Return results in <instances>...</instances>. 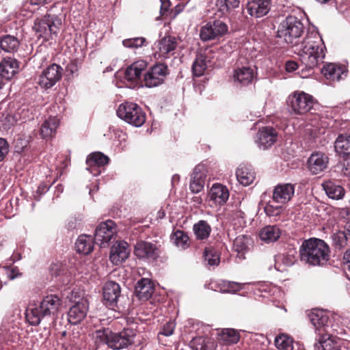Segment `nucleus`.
Masks as SVG:
<instances>
[{
	"label": "nucleus",
	"instance_id": "obj_61",
	"mask_svg": "<svg viewBox=\"0 0 350 350\" xmlns=\"http://www.w3.org/2000/svg\"><path fill=\"white\" fill-rule=\"evenodd\" d=\"M180 180V176L178 174L173 175L172 178V185H174L176 183H178Z\"/></svg>",
	"mask_w": 350,
	"mask_h": 350
},
{
	"label": "nucleus",
	"instance_id": "obj_60",
	"mask_svg": "<svg viewBox=\"0 0 350 350\" xmlns=\"http://www.w3.org/2000/svg\"><path fill=\"white\" fill-rule=\"evenodd\" d=\"M342 231L347 235L348 240L350 241V221L346 224Z\"/></svg>",
	"mask_w": 350,
	"mask_h": 350
},
{
	"label": "nucleus",
	"instance_id": "obj_16",
	"mask_svg": "<svg viewBox=\"0 0 350 350\" xmlns=\"http://www.w3.org/2000/svg\"><path fill=\"white\" fill-rule=\"evenodd\" d=\"M328 156L321 151L310 154L307 161V169L312 175H318L323 172L329 165Z\"/></svg>",
	"mask_w": 350,
	"mask_h": 350
},
{
	"label": "nucleus",
	"instance_id": "obj_35",
	"mask_svg": "<svg viewBox=\"0 0 350 350\" xmlns=\"http://www.w3.org/2000/svg\"><path fill=\"white\" fill-rule=\"evenodd\" d=\"M59 124V119L55 116H51L46 119L41 126L40 135L44 139L52 137L56 133Z\"/></svg>",
	"mask_w": 350,
	"mask_h": 350
},
{
	"label": "nucleus",
	"instance_id": "obj_15",
	"mask_svg": "<svg viewBox=\"0 0 350 350\" xmlns=\"http://www.w3.org/2000/svg\"><path fill=\"white\" fill-rule=\"evenodd\" d=\"M120 293L121 288L118 283L107 282L103 288V304L109 309L116 310Z\"/></svg>",
	"mask_w": 350,
	"mask_h": 350
},
{
	"label": "nucleus",
	"instance_id": "obj_12",
	"mask_svg": "<svg viewBox=\"0 0 350 350\" xmlns=\"http://www.w3.org/2000/svg\"><path fill=\"white\" fill-rule=\"evenodd\" d=\"M274 8V0H248L245 6L247 13L254 18L267 16Z\"/></svg>",
	"mask_w": 350,
	"mask_h": 350
},
{
	"label": "nucleus",
	"instance_id": "obj_4",
	"mask_svg": "<svg viewBox=\"0 0 350 350\" xmlns=\"http://www.w3.org/2000/svg\"><path fill=\"white\" fill-rule=\"evenodd\" d=\"M325 49L323 40L317 32L308 35L299 51L301 64L308 69L317 67L325 57Z\"/></svg>",
	"mask_w": 350,
	"mask_h": 350
},
{
	"label": "nucleus",
	"instance_id": "obj_29",
	"mask_svg": "<svg viewBox=\"0 0 350 350\" xmlns=\"http://www.w3.org/2000/svg\"><path fill=\"white\" fill-rule=\"evenodd\" d=\"M211 200L219 205L224 204L229 198V191L228 188L219 183L214 184L209 191Z\"/></svg>",
	"mask_w": 350,
	"mask_h": 350
},
{
	"label": "nucleus",
	"instance_id": "obj_21",
	"mask_svg": "<svg viewBox=\"0 0 350 350\" xmlns=\"http://www.w3.org/2000/svg\"><path fill=\"white\" fill-rule=\"evenodd\" d=\"M89 308V303L86 299L82 298L70 307L68 312V320L73 325L81 322L86 317Z\"/></svg>",
	"mask_w": 350,
	"mask_h": 350
},
{
	"label": "nucleus",
	"instance_id": "obj_17",
	"mask_svg": "<svg viewBox=\"0 0 350 350\" xmlns=\"http://www.w3.org/2000/svg\"><path fill=\"white\" fill-rule=\"evenodd\" d=\"M155 45L157 49L155 51L154 56L159 59H165L174 55V51L177 47V42L174 37L168 36L159 40Z\"/></svg>",
	"mask_w": 350,
	"mask_h": 350
},
{
	"label": "nucleus",
	"instance_id": "obj_28",
	"mask_svg": "<svg viewBox=\"0 0 350 350\" xmlns=\"http://www.w3.org/2000/svg\"><path fill=\"white\" fill-rule=\"evenodd\" d=\"M154 291L151 280L148 278H142L135 285V293L139 299L145 301L152 297Z\"/></svg>",
	"mask_w": 350,
	"mask_h": 350
},
{
	"label": "nucleus",
	"instance_id": "obj_51",
	"mask_svg": "<svg viewBox=\"0 0 350 350\" xmlns=\"http://www.w3.org/2000/svg\"><path fill=\"white\" fill-rule=\"evenodd\" d=\"M189 346L193 350H208L206 338L203 336L193 338L190 341Z\"/></svg>",
	"mask_w": 350,
	"mask_h": 350
},
{
	"label": "nucleus",
	"instance_id": "obj_36",
	"mask_svg": "<svg viewBox=\"0 0 350 350\" xmlns=\"http://www.w3.org/2000/svg\"><path fill=\"white\" fill-rule=\"evenodd\" d=\"M75 248L78 253L84 255L89 254L94 248L93 239L91 236L80 235L76 241Z\"/></svg>",
	"mask_w": 350,
	"mask_h": 350
},
{
	"label": "nucleus",
	"instance_id": "obj_52",
	"mask_svg": "<svg viewBox=\"0 0 350 350\" xmlns=\"http://www.w3.org/2000/svg\"><path fill=\"white\" fill-rule=\"evenodd\" d=\"M9 152V144L6 139L0 137V162Z\"/></svg>",
	"mask_w": 350,
	"mask_h": 350
},
{
	"label": "nucleus",
	"instance_id": "obj_11",
	"mask_svg": "<svg viewBox=\"0 0 350 350\" xmlns=\"http://www.w3.org/2000/svg\"><path fill=\"white\" fill-rule=\"evenodd\" d=\"M62 73L63 68L59 65L52 64L42 71L38 83L42 89H50L62 79Z\"/></svg>",
	"mask_w": 350,
	"mask_h": 350
},
{
	"label": "nucleus",
	"instance_id": "obj_64",
	"mask_svg": "<svg viewBox=\"0 0 350 350\" xmlns=\"http://www.w3.org/2000/svg\"><path fill=\"white\" fill-rule=\"evenodd\" d=\"M183 5H178L176 6V11L177 13L180 12L183 10Z\"/></svg>",
	"mask_w": 350,
	"mask_h": 350
},
{
	"label": "nucleus",
	"instance_id": "obj_62",
	"mask_svg": "<svg viewBox=\"0 0 350 350\" xmlns=\"http://www.w3.org/2000/svg\"><path fill=\"white\" fill-rule=\"evenodd\" d=\"M165 216V211L163 209H160L157 212V219H161L164 218Z\"/></svg>",
	"mask_w": 350,
	"mask_h": 350
},
{
	"label": "nucleus",
	"instance_id": "obj_8",
	"mask_svg": "<svg viewBox=\"0 0 350 350\" xmlns=\"http://www.w3.org/2000/svg\"><path fill=\"white\" fill-rule=\"evenodd\" d=\"M117 116L126 122L140 127L146 122V113L138 105L132 102H124L118 108Z\"/></svg>",
	"mask_w": 350,
	"mask_h": 350
},
{
	"label": "nucleus",
	"instance_id": "obj_2",
	"mask_svg": "<svg viewBox=\"0 0 350 350\" xmlns=\"http://www.w3.org/2000/svg\"><path fill=\"white\" fill-rule=\"evenodd\" d=\"M136 336V331L124 328L120 332H113L109 328L96 329L93 336L95 342V350H105V347L113 350H120L131 345Z\"/></svg>",
	"mask_w": 350,
	"mask_h": 350
},
{
	"label": "nucleus",
	"instance_id": "obj_42",
	"mask_svg": "<svg viewBox=\"0 0 350 350\" xmlns=\"http://www.w3.org/2000/svg\"><path fill=\"white\" fill-rule=\"evenodd\" d=\"M207 68L206 57L202 54H198L192 64V71L196 77H200L204 75Z\"/></svg>",
	"mask_w": 350,
	"mask_h": 350
},
{
	"label": "nucleus",
	"instance_id": "obj_47",
	"mask_svg": "<svg viewBox=\"0 0 350 350\" xmlns=\"http://www.w3.org/2000/svg\"><path fill=\"white\" fill-rule=\"evenodd\" d=\"M50 273L52 277L61 282L62 284H68V279L64 278L63 275L64 274V270L62 268V265L58 263L52 264L50 267Z\"/></svg>",
	"mask_w": 350,
	"mask_h": 350
},
{
	"label": "nucleus",
	"instance_id": "obj_56",
	"mask_svg": "<svg viewBox=\"0 0 350 350\" xmlns=\"http://www.w3.org/2000/svg\"><path fill=\"white\" fill-rule=\"evenodd\" d=\"M161 2L160 12L163 15L168 10L170 1L168 0H160Z\"/></svg>",
	"mask_w": 350,
	"mask_h": 350
},
{
	"label": "nucleus",
	"instance_id": "obj_40",
	"mask_svg": "<svg viewBox=\"0 0 350 350\" xmlns=\"http://www.w3.org/2000/svg\"><path fill=\"white\" fill-rule=\"evenodd\" d=\"M217 288L221 293H236L243 288L241 283L227 280H220L217 284Z\"/></svg>",
	"mask_w": 350,
	"mask_h": 350
},
{
	"label": "nucleus",
	"instance_id": "obj_37",
	"mask_svg": "<svg viewBox=\"0 0 350 350\" xmlns=\"http://www.w3.org/2000/svg\"><path fill=\"white\" fill-rule=\"evenodd\" d=\"M20 42L17 38L11 35H4L0 37V49L7 53L16 52Z\"/></svg>",
	"mask_w": 350,
	"mask_h": 350
},
{
	"label": "nucleus",
	"instance_id": "obj_57",
	"mask_svg": "<svg viewBox=\"0 0 350 350\" xmlns=\"http://www.w3.org/2000/svg\"><path fill=\"white\" fill-rule=\"evenodd\" d=\"M343 259L347 268L350 270V248L344 254Z\"/></svg>",
	"mask_w": 350,
	"mask_h": 350
},
{
	"label": "nucleus",
	"instance_id": "obj_14",
	"mask_svg": "<svg viewBox=\"0 0 350 350\" xmlns=\"http://www.w3.org/2000/svg\"><path fill=\"white\" fill-rule=\"evenodd\" d=\"M167 73L168 68L166 65L163 64H156L144 74L145 85L148 88H154L162 84Z\"/></svg>",
	"mask_w": 350,
	"mask_h": 350
},
{
	"label": "nucleus",
	"instance_id": "obj_19",
	"mask_svg": "<svg viewBox=\"0 0 350 350\" xmlns=\"http://www.w3.org/2000/svg\"><path fill=\"white\" fill-rule=\"evenodd\" d=\"M277 138L278 133L275 129L271 126H263L258 130L255 143L259 148L266 150L274 144Z\"/></svg>",
	"mask_w": 350,
	"mask_h": 350
},
{
	"label": "nucleus",
	"instance_id": "obj_9",
	"mask_svg": "<svg viewBox=\"0 0 350 350\" xmlns=\"http://www.w3.org/2000/svg\"><path fill=\"white\" fill-rule=\"evenodd\" d=\"M228 32V25L222 20L214 19L201 27L200 38L203 42L217 40Z\"/></svg>",
	"mask_w": 350,
	"mask_h": 350
},
{
	"label": "nucleus",
	"instance_id": "obj_18",
	"mask_svg": "<svg viewBox=\"0 0 350 350\" xmlns=\"http://www.w3.org/2000/svg\"><path fill=\"white\" fill-rule=\"evenodd\" d=\"M295 194V185L292 183L278 184L273 190L272 200L275 204L284 206L291 200Z\"/></svg>",
	"mask_w": 350,
	"mask_h": 350
},
{
	"label": "nucleus",
	"instance_id": "obj_54",
	"mask_svg": "<svg viewBox=\"0 0 350 350\" xmlns=\"http://www.w3.org/2000/svg\"><path fill=\"white\" fill-rule=\"evenodd\" d=\"M224 8L223 10H225L226 12H229L239 6L240 0H224Z\"/></svg>",
	"mask_w": 350,
	"mask_h": 350
},
{
	"label": "nucleus",
	"instance_id": "obj_33",
	"mask_svg": "<svg viewBox=\"0 0 350 350\" xmlns=\"http://www.w3.org/2000/svg\"><path fill=\"white\" fill-rule=\"evenodd\" d=\"M321 72L325 77L331 81H339L345 74L344 68L335 64H327L323 66Z\"/></svg>",
	"mask_w": 350,
	"mask_h": 350
},
{
	"label": "nucleus",
	"instance_id": "obj_63",
	"mask_svg": "<svg viewBox=\"0 0 350 350\" xmlns=\"http://www.w3.org/2000/svg\"><path fill=\"white\" fill-rule=\"evenodd\" d=\"M193 202H195L197 204H201V203H202V198H200V197H194V198H193Z\"/></svg>",
	"mask_w": 350,
	"mask_h": 350
},
{
	"label": "nucleus",
	"instance_id": "obj_24",
	"mask_svg": "<svg viewBox=\"0 0 350 350\" xmlns=\"http://www.w3.org/2000/svg\"><path fill=\"white\" fill-rule=\"evenodd\" d=\"M206 177L204 165L201 164L196 165L191 174L189 185V189L192 193H198L203 189Z\"/></svg>",
	"mask_w": 350,
	"mask_h": 350
},
{
	"label": "nucleus",
	"instance_id": "obj_5",
	"mask_svg": "<svg viewBox=\"0 0 350 350\" xmlns=\"http://www.w3.org/2000/svg\"><path fill=\"white\" fill-rule=\"evenodd\" d=\"M62 304L56 295L46 296L39 306L29 307L26 310V319L33 326L38 325L44 318L55 317Z\"/></svg>",
	"mask_w": 350,
	"mask_h": 350
},
{
	"label": "nucleus",
	"instance_id": "obj_44",
	"mask_svg": "<svg viewBox=\"0 0 350 350\" xmlns=\"http://www.w3.org/2000/svg\"><path fill=\"white\" fill-rule=\"evenodd\" d=\"M171 239L177 247L182 249H185L189 245V237L183 230H176L174 231Z\"/></svg>",
	"mask_w": 350,
	"mask_h": 350
},
{
	"label": "nucleus",
	"instance_id": "obj_55",
	"mask_svg": "<svg viewBox=\"0 0 350 350\" xmlns=\"http://www.w3.org/2000/svg\"><path fill=\"white\" fill-rule=\"evenodd\" d=\"M286 70L287 72H293L298 68V64L293 61H288L285 65Z\"/></svg>",
	"mask_w": 350,
	"mask_h": 350
},
{
	"label": "nucleus",
	"instance_id": "obj_13",
	"mask_svg": "<svg viewBox=\"0 0 350 350\" xmlns=\"http://www.w3.org/2000/svg\"><path fill=\"white\" fill-rule=\"evenodd\" d=\"M117 232L116 223L111 219L101 222L94 232V243L100 247H105Z\"/></svg>",
	"mask_w": 350,
	"mask_h": 350
},
{
	"label": "nucleus",
	"instance_id": "obj_25",
	"mask_svg": "<svg viewBox=\"0 0 350 350\" xmlns=\"http://www.w3.org/2000/svg\"><path fill=\"white\" fill-rule=\"evenodd\" d=\"M254 70L250 66H241L233 71L232 79L236 85L245 86L253 81Z\"/></svg>",
	"mask_w": 350,
	"mask_h": 350
},
{
	"label": "nucleus",
	"instance_id": "obj_58",
	"mask_svg": "<svg viewBox=\"0 0 350 350\" xmlns=\"http://www.w3.org/2000/svg\"><path fill=\"white\" fill-rule=\"evenodd\" d=\"M49 189V187L44 184H41L39 185V187L37 189L36 193H39L40 195H42L44 193H46Z\"/></svg>",
	"mask_w": 350,
	"mask_h": 350
},
{
	"label": "nucleus",
	"instance_id": "obj_50",
	"mask_svg": "<svg viewBox=\"0 0 350 350\" xmlns=\"http://www.w3.org/2000/svg\"><path fill=\"white\" fill-rule=\"evenodd\" d=\"M146 38L144 37H136L125 39L122 41L124 47L129 49H137L142 46L146 42Z\"/></svg>",
	"mask_w": 350,
	"mask_h": 350
},
{
	"label": "nucleus",
	"instance_id": "obj_43",
	"mask_svg": "<svg viewBox=\"0 0 350 350\" xmlns=\"http://www.w3.org/2000/svg\"><path fill=\"white\" fill-rule=\"evenodd\" d=\"M275 345L278 349L281 350H293V338L284 334L275 338Z\"/></svg>",
	"mask_w": 350,
	"mask_h": 350
},
{
	"label": "nucleus",
	"instance_id": "obj_53",
	"mask_svg": "<svg viewBox=\"0 0 350 350\" xmlns=\"http://www.w3.org/2000/svg\"><path fill=\"white\" fill-rule=\"evenodd\" d=\"M175 324L174 322H168L165 325H163L162 330L160 332V334L165 336H171L174 330Z\"/></svg>",
	"mask_w": 350,
	"mask_h": 350
},
{
	"label": "nucleus",
	"instance_id": "obj_41",
	"mask_svg": "<svg viewBox=\"0 0 350 350\" xmlns=\"http://www.w3.org/2000/svg\"><path fill=\"white\" fill-rule=\"evenodd\" d=\"M332 239V245L336 250H341L350 245V241L342 230L334 233Z\"/></svg>",
	"mask_w": 350,
	"mask_h": 350
},
{
	"label": "nucleus",
	"instance_id": "obj_34",
	"mask_svg": "<svg viewBox=\"0 0 350 350\" xmlns=\"http://www.w3.org/2000/svg\"><path fill=\"white\" fill-rule=\"evenodd\" d=\"M281 235V230L276 225L267 226L259 233L260 238L267 243L276 241Z\"/></svg>",
	"mask_w": 350,
	"mask_h": 350
},
{
	"label": "nucleus",
	"instance_id": "obj_3",
	"mask_svg": "<svg viewBox=\"0 0 350 350\" xmlns=\"http://www.w3.org/2000/svg\"><path fill=\"white\" fill-rule=\"evenodd\" d=\"M301 262L310 266L323 267L330 259V249L327 243L318 238L304 240L299 247Z\"/></svg>",
	"mask_w": 350,
	"mask_h": 350
},
{
	"label": "nucleus",
	"instance_id": "obj_48",
	"mask_svg": "<svg viewBox=\"0 0 350 350\" xmlns=\"http://www.w3.org/2000/svg\"><path fill=\"white\" fill-rule=\"evenodd\" d=\"M204 261L209 266H217L220 262L219 254L213 249H206L204 252Z\"/></svg>",
	"mask_w": 350,
	"mask_h": 350
},
{
	"label": "nucleus",
	"instance_id": "obj_49",
	"mask_svg": "<svg viewBox=\"0 0 350 350\" xmlns=\"http://www.w3.org/2000/svg\"><path fill=\"white\" fill-rule=\"evenodd\" d=\"M275 202L273 200H270L265 206V212L267 215L269 217L278 216L283 211L284 205L281 204H276L274 205Z\"/></svg>",
	"mask_w": 350,
	"mask_h": 350
},
{
	"label": "nucleus",
	"instance_id": "obj_23",
	"mask_svg": "<svg viewBox=\"0 0 350 350\" xmlns=\"http://www.w3.org/2000/svg\"><path fill=\"white\" fill-rule=\"evenodd\" d=\"M126 241L116 242L111 247L109 259L113 265H120L129 257V250Z\"/></svg>",
	"mask_w": 350,
	"mask_h": 350
},
{
	"label": "nucleus",
	"instance_id": "obj_22",
	"mask_svg": "<svg viewBox=\"0 0 350 350\" xmlns=\"http://www.w3.org/2000/svg\"><path fill=\"white\" fill-rule=\"evenodd\" d=\"M326 196L334 200H342L346 195V190L338 180L329 179L321 184Z\"/></svg>",
	"mask_w": 350,
	"mask_h": 350
},
{
	"label": "nucleus",
	"instance_id": "obj_38",
	"mask_svg": "<svg viewBox=\"0 0 350 350\" xmlns=\"http://www.w3.org/2000/svg\"><path fill=\"white\" fill-rule=\"evenodd\" d=\"M28 113V110L25 108H22L18 110L17 113H13L11 111H7L5 113L3 114L2 122L5 128L10 129L11 126H14L18 120H21L22 122L26 121L25 117L22 116L23 113Z\"/></svg>",
	"mask_w": 350,
	"mask_h": 350
},
{
	"label": "nucleus",
	"instance_id": "obj_7",
	"mask_svg": "<svg viewBox=\"0 0 350 350\" xmlns=\"http://www.w3.org/2000/svg\"><path fill=\"white\" fill-rule=\"evenodd\" d=\"M304 27L299 18L290 15L280 23L277 31L278 38L288 44H296L297 40L304 33Z\"/></svg>",
	"mask_w": 350,
	"mask_h": 350
},
{
	"label": "nucleus",
	"instance_id": "obj_39",
	"mask_svg": "<svg viewBox=\"0 0 350 350\" xmlns=\"http://www.w3.org/2000/svg\"><path fill=\"white\" fill-rule=\"evenodd\" d=\"M193 231L198 240H204L209 237L211 227L205 220H200L193 226Z\"/></svg>",
	"mask_w": 350,
	"mask_h": 350
},
{
	"label": "nucleus",
	"instance_id": "obj_10",
	"mask_svg": "<svg viewBox=\"0 0 350 350\" xmlns=\"http://www.w3.org/2000/svg\"><path fill=\"white\" fill-rule=\"evenodd\" d=\"M291 111L295 114H305L313 106L312 96L304 92H294L288 96L286 100Z\"/></svg>",
	"mask_w": 350,
	"mask_h": 350
},
{
	"label": "nucleus",
	"instance_id": "obj_45",
	"mask_svg": "<svg viewBox=\"0 0 350 350\" xmlns=\"http://www.w3.org/2000/svg\"><path fill=\"white\" fill-rule=\"evenodd\" d=\"M221 340L228 345L237 343L239 340V334L234 329H224L220 334Z\"/></svg>",
	"mask_w": 350,
	"mask_h": 350
},
{
	"label": "nucleus",
	"instance_id": "obj_1",
	"mask_svg": "<svg viewBox=\"0 0 350 350\" xmlns=\"http://www.w3.org/2000/svg\"><path fill=\"white\" fill-rule=\"evenodd\" d=\"M308 317L316 334L313 350H332L334 338L332 314L322 310L313 309Z\"/></svg>",
	"mask_w": 350,
	"mask_h": 350
},
{
	"label": "nucleus",
	"instance_id": "obj_27",
	"mask_svg": "<svg viewBox=\"0 0 350 350\" xmlns=\"http://www.w3.org/2000/svg\"><path fill=\"white\" fill-rule=\"evenodd\" d=\"M147 68V63L144 60H138L128 66L124 71V79L131 83L137 82L142 73Z\"/></svg>",
	"mask_w": 350,
	"mask_h": 350
},
{
	"label": "nucleus",
	"instance_id": "obj_26",
	"mask_svg": "<svg viewBox=\"0 0 350 350\" xmlns=\"http://www.w3.org/2000/svg\"><path fill=\"white\" fill-rule=\"evenodd\" d=\"M109 158L100 152H95L90 154L86 159V164L88 165L87 170L94 176H98L100 174V171L94 172L92 170H96V167H100L108 164Z\"/></svg>",
	"mask_w": 350,
	"mask_h": 350
},
{
	"label": "nucleus",
	"instance_id": "obj_59",
	"mask_svg": "<svg viewBox=\"0 0 350 350\" xmlns=\"http://www.w3.org/2000/svg\"><path fill=\"white\" fill-rule=\"evenodd\" d=\"M31 5H38L41 4H46L50 2V0H29Z\"/></svg>",
	"mask_w": 350,
	"mask_h": 350
},
{
	"label": "nucleus",
	"instance_id": "obj_32",
	"mask_svg": "<svg viewBox=\"0 0 350 350\" xmlns=\"http://www.w3.org/2000/svg\"><path fill=\"white\" fill-rule=\"evenodd\" d=\"M334 149L337 154L343 158L349 155L350 135H339L335 141Z\"/></svg>",
	"mask_w": 350,
	"mask_h": 350
},
{
	"label": "nucleus",
	"instance_id": "obj_31",
	"mask_svg": "<svg viewBox=\"0 0 350 350\" xmlns=\"http://www.w3.org/2000/svg\"><path fill=\"white\" fill-rule=\"evenodd\" d=\"M18 62L11 57L5 58L0 64V76L5 79H12L18 72Z\"/></svg>",
	"mask_w": 350,
	"mask_h": 350
},
{
	"label": "nucleus",
	"instance_id": "obj_20",
	"mask_svg": "<svg viewBox=\"0 0 350 350\" xmlns=\"http://www.w3.org/2000/svg\"><path fill=\"white\" fill-rule=\"evenodd\" d=\"M134 254L139 259L153 260L159 256V250L154 243L139 241L135 245Z\"/></svg>",
	"mask_w": 350,
	"mask_h": 350
},
{
	"label": "nucleus",
	"instance_id": "obj_30",
	"mask_svg": "<svg viewBox=\"0 0 350 350\" xmlns=\"http://www.w3.org/2000/svg\"><path fill=\"white\" fill-rule=\"evenodd\" d=\"M237 180L243 186H247L255 179V172L250 165L241 164L236 172Z\"/></svg>",
	"mask_w": 350,
	"mask_h": 350
},
{
	"label": "nucleus",
	"instance_id": "obj_6",
	"mask_svg": "<svg viewBox=\"0 0 350 350\" xmlns=\"http://www.w3.org/2000/svg\"><path fill=\"white\" fill-rule=\"evenodd\" d=\"M62 24V19L57 16L46 14L35 21L33 29L38 38H42L46 42L57 36Z\"/></svg>",
	"mask_w": 350,
	"mask_h": 350
},
{
	"label": "nucleus",
	"instance_id": "obj_46",
	"mask_svg": "<svg viewBox=\"0 0 350 350\" xmlns=\"http://www.w3.org/2000/svg\"><path fill=\"white\" fill-rule=\"evenodd\" d=\"M250 238L246 235H239L233 242V248L238 253L245 251L248 248Z\"/></svg>",
	"mask_w": 350,
	"mask_h": 350
}]
</instances>
